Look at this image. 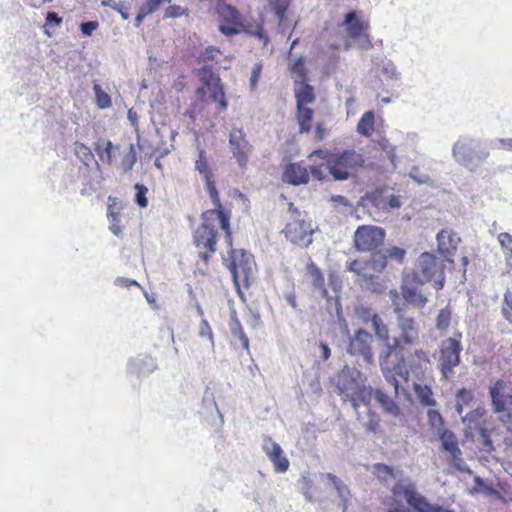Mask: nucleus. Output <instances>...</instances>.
I'll return each instance as SVG.
<instances>
[{"mask_svg":"<svg viewBox=\"0 0 512 512\" xmlns=\"http://www.w3.org/2000/svg\"><path fill=\"white\" fill-rule=\"evenodd\" d=\"M361 204H371L378 209H396L401 207V200L399 195L382 196L379 193H371L362 199Z\"/></svg>","mask_w":512,"mask_h":512,"instance_id":"21","label":"nucleus"},{"mask_svg":"<svg viewBox=\"0 0 512 512\" xmlns=\"http://www.w3.org/2000/svg\"><path fill=\"white\" fill-rule=\"evenodd\" d=\"M229 147L238 165L245 169L253 146L246 139V134L242 128L232 129L229 134Z\"/></svg>","mask_w":512,"mask_h":512,"instance_id":"11","label":"nucleus"},{"mask_svg":"<svg viewBox=\"0 0 512 512\" xmlns=\"http://www.w3.org/2000/svg\"><path fill=\"white\" fill-rule=\"evenodd\" d=\"M112 106L111 96L98 85V109H106Z\"/></svg>","mask_w":512,"mask_h":512,"instance_id":"55","label":"nucleus"},{"mask_svg":"<svg viewBox=\"0 0 512 512\" xmlns=\"http://www.w3.org/2000/svg\"><path fill=\"white\" fill-rule=\"evenodd\" d=\"M374 126V113L372 111L365 112L358 124H357V132L363 136H369L373 131Z\"/></svg>","mask_w":512,"mask_h":512,"instance_id":"35","label":"nucleus"},{"mask_svg":"<svg viewBox=\"0 0 512 512\" xmlns=\"http://www.w3.org/2000/svg\"><path fill=\"white\" fill-rule=\"evenodd\" d=\"M401 492L407 504L417 512H443L444 508L438 504H431L427 498L417 492L413 483L397 484L394 493Z\"/></svg>","mask_w":512,"mask_h":512,"instance_id":"8","label":"nucleus"},{"mask_svg":"<svg viewBox=\"0 0 512 512\" xmlns=\"http://www.w3.org/2000/svg\"><path fill=\"white\" fill-rule=\"evenodd\" d=\"M347 269L358 275L369 289L379 291L377 288L380 286L379 277L367 272L366 261L353 260L347 263Z\"/></svg>","mask_w":512,"mask_h":512,"instance_id":"20","label":"nucleus"},{"mask_svg":"<svg viewBox=\"0 0 512 512\" xmlns=\"http://www.w3.org/2000/svg\"><path fill=\"white\" fill-rule=\"evenodd\" d=\"M341 27L346 32L347 37L357 42L361 49L368 50L371 48L372 44L369 36L365 33L367 27L356 10H351L345 14Z\"/></svg>","mask_w":512,"mask_h":512,"instance_id":"7","label":"nucleus"},{"mask_svg":"<svg viewBox=\"0 0 512 512\" xmlns=\"http://www.w3.org/2000/svg\"><path fill=\"white\" fill-rule=\"evenodd\" d=\"M498 241L502 250H505L507 247L512 245V235L508 232H502L498 235Z\"/></svg>","mask_w":512,"mask_h":512,"instance_id":"64","label":"nucleus"},{"mask_svg":"<svg viewBox=\"0 0 512 512\" xmlns=\"http://www.w3.org/2000/svg\"><path fill=\"white\" fill-rule=\"evenodd\" d=\"M436 239L438 244V252L445 258L447 262L453 263V260L450 258V256L452 255V251L456 250V246L460 241V238L456 233L442 230L437 234Z\"/></svg>","mask_w":512,"mask_h":512,"instance_id":"19","label":"nucleus"},{"mask_svg":"<svg viewBox=\"0 0 512 512\" xmlns=\"http://www.w3.org/2000/svg\"><path fill=\"white\" fill-rule=\"evenodd\" d=\"M263 451L273 463L277 473H285L289 469V460L284 455L281 446L270 437H265L262 445Z\"/></svg>","mask_w":512,"mask_h":512,"instance_id":"16","label":"nucleus"},{"mask_svg":"<svg viewBox=\"0 0 512 512\" xmlns=\"http://www.w3.org/2000/svg\"><path fill=\"white\" fill-rule=\"evenodd\" d=\"M312 116L313 111L310 108L304 106L297 107V118L299 122L300 132H307L310 130Z\"/></svg>","mask_w":512,"mask_h":512,"instance_id":"38","label":"nucleus"},{"mask_svg":"<svg viewBox=\"0 0 512 512\" xmlns=\"http://www.w3.org/2000/svg\"><path fill=\"white\" fill-rule=\"evenodd\" d=\"M383 250L385 251L387 261L392 260L398 264H402L404 262L407 254L405 249L397 246L386 247L383 248Z\"/></svg>","mask_w":512,"mask_h":512,"instance_id":"42","label":"nucleus"},{"mask_svg":"<svg viewBox=\"0 0 512 512\" xmlns=\"http://www.w3.org/2000/svg\"><path fill=\"white\" fill-rule=\"evenodd\" d=\"M120 155V146L106 141L103 148L98 143V157L102 163L112 166Z\"/></svg>","mask_w":512,"mask_h":512,"instance_id":"27","label":"nucleus"},{"mask_svg":"<svg viewBox=\"0 0 512 512\" xmlns=\"http://www.w3.org/2000/svg\"><path fill=\"white\" fill-rule=\"evenodd\" d=\"M305 62L303 57H299L293 61L291 64V71L298 75L301 80H304L306 77V69Z\"/></svg>","mask_w":512,"mask_h":512,"instance_id":"53","label":"nucleus"},{"mask_svg":"<svg viewBox=\"0 0 512 512\" xmlns=\"http://www.w3.org/2000/svg\"><path fill=\"white\" fill-rule=\"evenodd\" d=\"M390 299H391V307L396 315V317H400V315H407L408 312V302L403 298V296L396 291H390Z\"/></svg>","mask_w":512,"mask_h":512,"instance_id":"33","label":"nucleus"},{"mask_svg":"<svg viewBox=\"0 0 512 512\" xmlns=\"http://www.w3.org/2000/svg\"><path fill=\"white\" fill-rule=\"evenodd\" d=\"M463 347L455 338L449 337L442 342L439 366L443 376L447 377L460 364V353Z\"/></svg>","mask_w":512,"mask_h":512,"instance_id":"10","label":"nucleus"},{"mask_svg":"<svg viewBox=\"0 0 512 512\" xmlns=\"http://www.w3.org/2000/svg\"><path fill=\"white\" fill-rule=\"evenodd\" d=\"M414 391L423 406H435L436 401L433 398V392L429 386H423L421 384H414Z\"/></svg>","mask_w":512,"mask_h":512,"instance_id":"34","label":"nucleus"},{"mask_svg":"<svg viewBox=\"0 0 512 512\" xmlns=\"http://www.w3.org/2000/svg\"><path fill=\"white\" fill-rule=\"evenodd\" d=\"M489 154L488 149L479 147L478 141L469 135L460 136L452 146L454 161L470 172H475Z\"/></svg>","mask_w":512,"mask_h":512,"instance_id":"3","label":"nucleus"},{"mask_svg":"<svg viewBox=\"0 0 512 512\" xmlns=\"http://www.w3.org/2000/svg\"><path fill=\"white\" fill-rule=\"evenodd\" d=\"M199 335L200 337H207L211 343V346H214L213 332L209 323L205 319L201 321Z\"/></svg>","mask_w":512,"mask_h":512,"instance_id":"57","label":"nucleus"},{"mask_svg":"<svg viewBox=\"0 0 512 512\" xmlns=\"http://www.w3.org/2000/svg\"><path fill=\"white\" fill-rule=\"evenodd\" d=\"M184 14V9L178 5H170L166 8L164 18H178Z\"/></svg>","mask_w":512,"mask_h":512,"instance_id":"60","label":"nucleus"},{"mask_svg":"<svg viewBox=\"0 0 512 512\" xmlns=\"http://www.w3.org/2000/svg\"><path fill=\"white\" fill-rule=\"evenodd\" d=\"M120 208L117 206L115 199L109 197V205L107 209V218L109 221V230L115 235L120 236L122 229L120 226Z\"/></svg>","mask_w":512,"mask_h":512,"instance_id":"29","label":"nucleus"},{"mask_svg":"<svg viewBox=\"0 0 512 512\" xmlns=\"http://www.w3.org/2000/svg\"><path fill=\"white\" fill-rule=\"evenodd\" d=\"M373 396L385 413L393 416H398L400 414V408L394 399L382 389L373 390Z\"/></svg>","mask_w":512,"mask_h":512,"instance_id":"25","label":"nucleus"},{"mask_svg":"<svg viewBox=\"0 0 512 512\" xmlns=\"http://www.w3.org/2000/svg\"><path fill=\"white\" fill-rule=\"evenodd\" d=\"M284 180L294 186L306 184L309 181V173L302 165L290 163L285 168Z\"/></svg>","mask_w":512,"mask_h":512,"instance_id":"22","label":"nucleus"},{"mask_svg":"<svg viewBox=\"0 0 512 512\" xmlns=\"http://www.w3.org/2000/svg\"><path fill=\"white\" fill-rule=\"evenodd\" d=\"M504 388L502 381H497L492 387H490L489 394L491 397L493 411L495 413H502L506 411V402L500 391Z\"/></svg>","mask_w":512,"mask_h":512,"instance_id":"30","label":"nucleus"},{"mask_svg":"<svg viewBox=\"0 0 512 512\" xmlns=\"http://www.w3.org/2000/svg\"><path fill=\"white\" fill-rule=\"evenodd\" d=\"M384 343V350L379 355L380 366H382V362L386 365H389L390 358L394 356L395 358L399 357L400 354H404L405 347L395 338L388 339V342Z\"/></svg>","mask_w":512,"mask_h":512,"instance_id":"24","label":"nucleus"},{"mask_svg":"<svg viewBox=\"0 0 512 512\" xmlns=\"http://www.w3.org/2000/svg\"><path fill=\"white\" fill-rule=\"evenodd\" d=\"M478 432V440L482 445L483 451L487 453H491L495 450L493 441L491 439L490 433L487 428L483 426H479L477 429Z\"/></svg>","mask_w":512,"mask_h":512,"instance_id":"40","label":"nucleus"},{"mask_svg":"<svg viewBox=\"0 0 512 512\" xmlns=\"http://www.w3.org/2000/svg\"><path fill=\"white\" fill-rule=\"evenodd\" d=\"M371 325L374 330L375 336L382 342H388L389 337V329L388 326L384 323L383 319L376 313L371 316Z\"/></svg>","mask_w":512,"mask_h":512,"instance_id":"32","label":"nucleus"},{"mask_svg":"<svg viewBox=\"0 0 512 512\" xmlns=\"http://www.w3.org/2000/svg\"><path fill=\"white\" fill-rule=\"evenodd\" d=\"M165 2L170 3L171 0H146L143 6L152 14Z\"/></svg>","mask_w":512,"mask_h":512,"instance_id":"62","label":"nucleus"},{"mask_svg":"<svg viewBox=\"0 0 512 512\" xmlns=\"http://www.w3.org/2000/svg\"><path fill=\"white\" fill-rule=\"evenodd\" d=\"M230 259L228 267L235 286L237 289L241 284L248 287L249 280L253 278L256 267L253 255L243 249H231Z\"/></svg>","mask_w":512,"mask_h":512,"instance_id":"5","label":"nucleus"},{"mask_svg":"<svg viewBox=\"0 0 512 512\" xmlns=\"http://www.w3.org/2000/svg\"><path fill=\"white\" fill-rule=\"evenodd\" d=\"M386 232L373 225L359 226L354 233V246L358 252H370L382 246Z\"/></svg>","mask_w":512,"mask_h":512,"instance_id":"6","label":"nucleus"},{"mask_svg":"<svg viewBox=\"0 0 512 512\" xmlns=\"http://www.w3.org/2000/svg\"><path fill=\"white\" fill-rule=\"evenodd\" d=\"M231 335L235 339H238L241 342L243 349H245L246 351H249V339H248L247 335L245 334L243 327L234 331Z\"/></svg>","mask_w":512,"mask_h":512,"instance_id":"61","label":"nucleus"},{"mask_svg":"<svg viewBox=\"0 0 512 512\" xmlns=\"http://www.w3.org/2000/svg\"><path fill=\"white\" fill-rule=\"evenodd\" d=\"M194 241L197 247L207 249L206 253H200V258L205 262L208 261L209 253L216 251L217 231L214 226L209 225L207 221H203L200 227L195 231Z\"/></svg>","mask_w":512,"mask_h":512,"instance_id":"15","label":"nucleus"},{"mask_svg":"<svg viewBox=\"0 0 512 512\" xmlns=\"http://www.w3.org/2000/svg\"><path fill=\"white\" fill-rule=\"evenodd\" d=\"M94 30H96V21L82 22L80 24V31L84 36H91Z\"/></svg>","mask_w":512,"mask_h":512,"instance_id":"63","label":"nucleus"},{"mask_svg":"<svg viewBox=\"0 0 512 512\" xmlns=\"http://www.w3.org/2000/svg\"><path fill=\"white\" fill-rule=\"evenodd\" d=\"M396 329L398 336L394 338L405 348L418 344L420 338V324L413 316L407 314L396 317Z\"/></svg>","mask_w":512,"mask_h":512,"instance_id":"9","label":"nucleus"},{"mask_svg":"<svg viewBox=\"0 0 512 512\" xmlns=\"http://www.w3.org/2000/svg\"><path fill=\"white\" fill-rule=\"evenodd\" d=\"M290 5V0H275L272 3L273 10L279 23L284 22L286 19V11Z\"/></svg>","mask_w":512,"mask_h":512,"instance_id":"45","label":"nucleus"},{"mask_svg":"<svg viewBox=\"0 0 512 512\" xmlns=\"http://www.w3.org/2000/svg\"><path fill=\"white\" fill-rule=\"evenodd\" d=\"M62 23V17L58 15V13L54 11H49L45 17V24L49 27L59 26Z\"/></svg>","mask_w":512,"mask_h":512,"instance_id":"59","label":"nucleus"},{"mask_svg":"<svg viewBox=\"0 0 512 512\" xmlns=\"http://www.w3.org/2000/svg\"><path fill=\"white\" fill-rule=\"evenodd\" d=\"M451 321V311L448 308L441 309L436 317V328L446 330Z\"/></svg>","mask_w":512,"mask_h":512,"instance_id":"47","label":"nucleus"},{"mask_svg":"<svg viewBox=\"0 0 512 512\" xmlns=\"http://www.w3.org/2000/svg\"><path fill=\"white\" fill-rule=\"evenodd\" d=\"M423 285L424 284L410 278L407 275L403 277L401 294L406 302H408V305H411L417 309L424 308L428 302V297L422 288Z\"/></svg>","mask_w":512,"mask_h":512,"instance_id":"13","label":"nucleus"},{"mask_svg":"<svg viewBox=\"0 0 512 512\" xmlns=\"http://www.w3.org/2000/svg\"><path fill=\"white\" fill-rule=\"evenodd\" d=\"M372 335L363 328L357 329L349 339L347 353L350 355H361L365 362L371 364L374 360L371 343Z\"/></svg>","mask_w":512,"mask_h":512,"instance_id":"12","label":"nucleus"},{"mask_svg":"<svg viewBox=\"0 0 512 512\" xmlns=\"http://www.w3.org/2000/svg\"><path fill=\"white\" fill-rule=\"evenodd\" d=\"M308 272L313 279L314 287L322 288L324 286V277L320 269L312 263L308 266Z\"/></svg>","mask_w":512,"mask_h":512,"instance_id":"52","label":"nucleus"},{"mask_svg":"<svg viewBox=\"0 0 512 512\" xmlns=\"http://www.w3.org/2000/svg\"><path fill=\"white\" fill-rule=\"evenodd\" d=\"M321 479H327L328 484L335 490L337 498L339 500L338 507L341 508L342 512H347L348 508L352 504V493L348 485H346L342 479L333 473H322L320 474Z\"/></svg>","mask_w":512,"mask_h":512,"instance_id":"18","label":"nucleus"},{"mask_svg":"<svg viewBox=\"0 0 512 512\" xmlns=\"http://www.w3.org/2000/svg\"><path fill=\"white\" fill-rule=\"evenodd\" d=\"M504 318L512 324V292L507 290L504 294V303L502 306Z\"/></svg>","mask_w":512,"mask_h":512,"instance_id":"51","label":"nucleus"},{"mask_svg":"<svg viewBox=\"0 0 512 512\" xmlns=\"http://www.w3.org/2000/svg\"><path fill=\"white\" fill-rule=\"evenodd\" d=\"M364 163L365 159L361 153L355 150H344L327 159V171L334 181H345Z\"/></svg>","mask_w":512,"mask_h":512,"instance_id":"4","label":"nucleus"},{"mask_svg":"<svg viewBox=\"0 0 512 512\" xmlns=\"http://www.w3.org/2000/svg\"><path fill=\"white\" fill-rule=\"evenodd\" d=\"M379 70L388 79H398L399 77L397 67L391 60L382 61L379 65Z\"/></svg>","mask_w":512,"mask_h":512,"instance_id":"44","label":"nucleus"},{"mask_svg":"<svg viewBox=\"0 0 512 512\" xmlns=\"http://www.w3.org/2000/svg\"><path fill=\"white\" fill-rule=\"evenodd\" d=\"M370 252L371 255L369 259L366 260L368 270H372L376 273L382 272L387 267L388 262L385 255V251L383 250V248H378Z\"/></svg>","mask_w":512,"mask_h":512,"instance_id":"31","label":"nucleus"},{"mask_svg":"<svg viewBox=\"0 0 512 512\" xmlns=\"http://www.w3.org/2000/svg\"><path fill=\"white\" fill-rule=\"evenodd\" d=\"M326 165L325 163L321 164V165H312L310 166V172H311V175L314 179L318 180V181H323L326 179Z\"/></svg>","mask_w":512,"mask_h":512,"instance_id":"56","label":"nucleus"},{"mask_svg":"<svg viewBox=\"0 0 512 512\" xmlns=\"http://www.w3.org/2000/svg\"><path fill=\"white\" fill-rule=\"evenodd\" d=\"M445 261V258L424 252L418 257L413 272L407 276L422 284L432 283L433 287L439 291L445 284Z\"/></svg>","mask_w":512,"mask_h":512,"instance_id":"2","label":"nucleus"},{"mask_svg":"<svg viewBox=\"0 0 512 512\" xmlns=\"http://www.w3.org/2000/svg\"><path fill=\"white\" fill-rule=\"evenodd\" d=\"M156 369V359L150 355H138L131 358L127 363L128 374L135 376L139 380L149 376Z\"/></svg>","mask_w":512,"mask_h":512,"instance_id":"17","label":"nucleus"},{"mask_svg":"<svg viewBox=\"0 0 512 512\" xmlns=\"http://www.w3.org/2000/svg\"><path fill=\"white\" fill-rule=\"evenodd\" d=\"M389 370L403 380L408 381L410 374L406 368L404 354H400V356L396 358L395 362L390 361Z\"/></svg>","mask_w":512,"mask_h":512,"instance_id":"36","label":"nucleus"},{"mask_svg":"<svg viewBox=\"0 0 512 512\" xmlns=\"http://www.w3.org/2000/svg\"><path fill=\"white\" fill-rule=\"evenodd\" d=\"M218 14L221 19L219 30L222 34L235 35L242 30L241 16L234 7L227 4L219 5Z\"/></svg>","mask_w":512,"mask_h":512,"instance_id":"14","label":"nucleus"},{"mask_svg":"<svg viewBox=\"0 0 512 512\" xmlns=\"http://www.w3.org/2000/svg\"><path fill=\"white\" fill-rule=\"evenodd\" d=\"M314 99L315 96L313 88L308 84H304L298 91H296L297 107L312 103Z\"/></svg>","mask_w":512,"mask_h":512,"instance_id":"39","label":"nucleus"},{"mask_svg":"<svg viewBox=\"0 0 512 512\" xmlns=\"http://www.w3.org/2000/svg\"><path fill=\"white\" fill-rule=\"evenodd\" d=\"M439 440L441 441L443 450L449 453L453 460H461L460 456L462 452L458 446L457 438L451 430L443 432Z\"/></svg>","mask_w":512,"mask_h":512,"instance_id":"26","label":"nucleus"},{"mask_svg":"<svg viewBox=\"0 0 512 512\" xmlns=\"http://www.w3.org/2000/svg\"><path fill=\"white\" fill-rule=\"evenodd\" d=\"M137 161V153L135 146L130 144L127 153L123 156L121 161V169L124 173L129 172L133 169L135 163Z\"/></svg>","mask_w":512,"mask_h":512,"instance_id":"41","label":"nucleus"},{"mask_svg":"<svg viewBox=\"0 0 512 512\" xmlns=\"http://www.w3.org/2000/svg\"><path fill=\"white\" fill-rule=\"evenodd\" d=\"M205 182H206V190L211 198L214 208L222 206L220 197H219V193H218V190L215 186L213 179L210 178L209 180H205Z\"/></svg>","mask_w":512,"mask_h":512,"instance_id":"50","label":"nucleus"},{"mask_svg":"<svg viewBox=\"0 0 512 512\" xmlns=\"http://www.w3.org/2000/svg\"><path fill=\"white\" fill-rule=\"evenodd\" d=\"M75 153L77 157L85 166H89L90 162L94 159L92 150L82 143L75 144Z\"/></svg>","mask_w":512,"mask_h":512,"instance_id":"43","label":"nucleus"},{"mask_svg":"<svg viewBox=\"0 0 512 512\" xmlns=\"http://www.w3.org/2000/svg\"><path fill=\"white\" fill-rule=\"evenodd\" d=\"M380 367H381V371H382V374H383L385 380L394 387L395 396H398V393H399V380L397 378L398 376L389 370V365H386L385 363L382 362V366H380Z\"/></svg>","mask_w":512,"mask_h":512,"instance_id":"46","label":"nucleus"},{"mask_svg":"<svg viewBox=\"0 0 512 512\" xmlns=\"http://www.w3.org/2000/svg\"><path fill=\"white\" fill-rule=\"evenodd\" d=\"M286 238L294 244L305 243L308 246L312 242L311 233H308L303 223H293L286 226Z\"/></svg>","mask_w":512,"mask_h":512,"instance_id":"23","label":"nucleus"},{"mask_svg":"<svg viewBox=\"0 0 512 512\" xmlns=\"http://www.w3.org/2000/svg\"><path fill=\"white\" fill-rule=\"evenodd\" d=\"M195 169L204 178V180H209L210 178L213 177V174L206 159V152L203 149H200L198 152V159L195 162Z\"/></svg>","mask_w":512,"mask_h":512,"instance_id":"37","label":"nucleus"},{"mask_svg":"<svg viewBox=\"0 0 512 512\" xmlns=\"http://www.w3.org/2000/svg\"><path fill=\"white\" fill-rule=\"evenodd\" d=\"M409 177L419 184H426L430 181V177L427 174L421 173L417 166L411 168Z\"/></svg>","mask_w":512,"mask_h":512,"instance_id":"54","label":"nucleus"},{"mask_svg":"<svg viewBox=\"0 0 512 512\" xmlns=\"http://www.w3.org/2000/svg\"><path fill=\"white\" fill-rule=\"evenodd\" d=\"M427 417H428V423L431 426V428L439 426V425H441V423L444 422L443 417L437 410H432V409L428 410Z\"/></svg>","mask_w":512,"mask_h":512,"instance_id":"58","label":"nucleus"},{"mask_svg":"<svg viewBox=\"0 0 512 512\" xmlns=\"http://www.w3.org/2000/svg\"><path fill=\"white\" fill-rule=\"evenodd\" d=\"M336 388L339 395L349 401L360 421V405L369 406L373 389L367 383V377L358 369L344 366L337 378Z\"/></svg>","mask_w":512,"mask_h":512,"instance_id":"1","label":"nucleus"},{"mask_svg":"<svg viewBox=\"0 0 512 512\" xmlns=\"http://www.w3.org/2000/svg\"><path fill=\"white\" fill-rule=\"evenodd\" d=\"M214 215H216L218 217L219 222H220V227L222 230H224L226 232V239L229 240V242L231 243V232H230V227H229L230 217L224 211L222 206L205 211L202 214V220L208 221Z\"/></svg>","mask_w":512,"mask_h":512,"instance_id":"28","label":"nucleus"},{"mask_svg":"<svg viewBox=\"0 0 512 512\" xmlns=\"http://www.w3.org/2000/svg\"><path fill=\"white\" fill-rule=\"evenodd\" d=\"M134 189L136 191L135 199H134L135 203L141 208L147 207V205H148V200L146 198V194L148 192L147 187L143 184L137 183V184H135Z\"/></svg>","mask_w":512,"mask_h":512,"instance_id":"48","label":"nucleus"},{"mask_svg":"<svg viewBox=\"0 0 512 512\" xmlns=\"http://www.w3.org/2000/svg\"><path fill=\"white\" fill-rule=\"evenodd\" d=\"M221 55V52L219 49H217L214 46L207 47L204 51L201 52V54L198 57L199 62H206V61H215L218 62L219 58L218 56Z\"/></svg>","mask_w":512,"mask_h":512,"instance_id":"49","label":"nucleus"}]
</instances>
